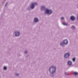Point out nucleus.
I'll return each mask as SVG.
<instances>
[{"label": "nucleus", "mask_w": 78, "mask_h": 78, "mask_svg": "<svg viewBox=\"0 0 78 78\" xmlns=\"http://www.w3.org/2000/svg\"><path fill=\"white\" fill-rule=\"evenodd\" d=\"M56 67L55 66L52 65L50 67L49 69V71L50 72L51 76L53 77L54 76L53 74L55 73V72H56Z\"/></svg>", "instance_id": "1"}, {"label": "nucleus", "mask_w": 78, "mask_h": 78, "mask_svg": "<svg viewBox=\"0 0 78 78\" xmlns=\"http://www.w3.org/2000/svg\"><path fill=\"white\" fill-rule=\"evenodd\" d=\"M36 5H37V3L36 2L33 3H32L30 7L29 6L27 8V10H28V11H30L31 9H33L34 8V7H35Z\"/></svg>", "instance_id": "2"}, {"label": "nucleus", "mask_w": 78, "mask_h": 78, "mask_svg": "<svg viewBox=\"0 0 78 78\" xmlns=\"http://www.w3.org/2000/svg\"><path fill=\"white\" fill-rule=\"evenodd\" d=\"M53 13V11L51 10H49L48 9H46L45 11L44 12V14H51Z\"/></svg>", "instance_id": "3"}, {"label": "nucleus", "mask_w": 78, "mask_h": 78, "mask_svg": "<svg viewBox=\"0 0 78 78\" xmlns=\"http://www.w3.org/2000/svg\"><path fill=\"white\" fill-rule=\"evenodd\" d=\"M64 56L65 58H66V59H68V58H69L70 56V54H69V53H65L64 55Z\"/></svg>", "instance_id": "4"}, {"label": "nucleus", "mask_w": 78, "mask_h": 78, "mask_svg": "<svg viewBox=\"0 0 78 78\" xmlns=\"http://www.w3.org/2000/svg\"><path fill=\"white\" fill-rule=\"evenodd\" d=\"M15 36L16 37H19L20 34V32L19 31H16L15 32Z\"/></svg>", "instance_id": "5"}, {"label": "nucleus", "mask_w": 78, "mask_h": 78, "mask_svg": "<svg viewBox=\"0 0 78 78\" xmlns=\"http://www.w3.org/2000/svg\"><path fill=\"white\" fill-rule=\"evenodd\" d=\"M63 42L65 45H67L68 44V40L67 39L64 40Z\"/></svg>", "instance_id": "6"}, {"label": "nucleus", "mask_w": 78, "mask_h": 78, "mask_svg": "<svg viewBox=\"0 0 78 78\" xmlns=\"http://www.w3.org/2000/svg\"><path fill=\"white\" fill-rule=\"evenodd\" d=\"M34 22L37 23V22H39V19L35 17L34 18Z\"/></svg>", "instance_id": "7"}, {"label": "nucleus", "mask_w": 78, "mask_h": 78, "mask_svg": "<svg viewBox=\"0 0 78 78\" xmlns=\"http://www.w3.org/2000/svg\"><path fill=\"white\" fill-rule=\"evenodd\" d=\"M70 19L71 20H72V21H73L74 20H75V17L73 16H72L71 17Z\"/></svg>", "instance_id": "8"}, {"label": "nucleus", "mask_w": 78, "mask_h": 78, "mask_svg": "<svg viewBox=\"0 0 78 78\" xmlns=\"http://www.w3.org/2000/svg\"><path fill=\"white\" fill-rule=\"evenodd\" d=\"M41 9L42 11H44L45 9V7L44 6H42L41 7Z\"/></svg>", "instance_id": "9"}, {"label": "nucleus", "mask_w": 78, "mask_h": 78, "mask_svg": "<svg viewBox=\"0 0 78 78\" xmlns=\"http://www.w3.org/2000/svg\"><path fill=\"white\" fill-rule=\"evenodd\" d=\"M60 44L61 46H62V47H65V46L64 45H65V44H64V43L63 42H60Z\"/></svg>", "instance_id": "10"}, {"label": "nucleus", "mask_w": 78, "mask_h": 78, "mask_svg": "<svg viewBox=\"0 0 78 78\" xmlns=\"http://www.w3.org/2000/svg\"><path fill=\"white\" fill-rule=\"evenodd\" d=\"M68 64L69 65V66H71V65L72 64V62L70 61H69L68 62Z\"/></svg>", "instance_id": "11"}, {"label": "nucleus", "mask_w": 78, "mask_h": 78, "mask_svg": "<svg viewBox=\"0 0 78 78\" xmlns=\"http://www.w3.org/2000/svg\"><path fill=\"white\" fill-rule=\"evenodd\" d=\"M71 28L72 29V30H75V26H72L71 27Z\"/></svg>", "instance_id": "12"}, {"label": "nucleus", "mask_w": 78, "mask_h": 78, "mask_svg": "<svg viewBox=\"0 0 78 78\" xmlns=\"http://www.w3.org/2000/svg\"><path fill=\"white\" fill-rule=\"evenodd\" d=\"M73 74L74 75H75V76L77 75H78V73L76 72H75L73 73Z\"/></svg>", "instance_id": "13"}, {"label": "nucleus", "mask_w": 78, "mask_h": 78, "mask_svg": "<svg viewBox=\"0 0 78 78\" xmlns=\"http://www.w3.org/2000/svg\"><path fill=\"white\" fill-rule=\"evenodd\" d=\"M3 69L4 70H6L7 68H6V67L4 66L3 68Z\"/></svg>", "instance_id": "14"}, {"label": "nucleus", "mask_w": 78, "mask_h": 78, "mask_svg": "<svg viewBox=\"0 0 78 78\" xmlns=\"http://www.w3.org/2000/svg\"><path fill=\"white\" fill-rule=\"evenodd\" d=\"M76 58H73L72 59V60L73 61V62H75V59Z\"/></svg>", "instance_id": "15"}, {"label": "nucleus", "mask_w": 78, "mask_h": 78, "mask_svg": "<svg viewBox=\"0 0 78 78\" xmlns=\"http://www.w3.org/2000/svg\"><path fill=\"white\" fill-rule=\"evenodd\" d=\"M63 25H68V24H67L65 23H62Z\"/></svg>", "instance_id": "16"}, {"label": "nucleus", "mask_w": 78, "mask_h": 78, "mask_svg": "<svg viewBox=\"0 0 78 78\" xmlns=\"http://www.w3.org/2000/svg\"><path fill=\"white\" fill-rule=\"evenodd\" d=\"M27 53H28V51H25V54H27Z\"/></svg>", "instance_id": "17"}, {"label": "nucleus", "mask_w": 78, "mask_h": 78, "mask_svg": "<svg viewBox=\"0 0 78 78\" xmlns=\"http://www.w3.org/2000/svg\"><path fill=\"white\" fill-rule=\"evenodd\" d=\"M61 19H62V20H64V17H62L61 18Z\"/></svg>", "instance_id": "18"}, {"label": "nucleus", "mask_w": 78, "mask_h": 78, "mask_svg": "<svg viewBox=\"0 0 78 78\" xmlns=\"http://www.w3.org/2000/svg\"><path fill=\"white\" fill-rule=\"evenodd\" d=\"M16 76H19V74L18 73H16Z\"/></svg>", "instance_id": "19"}, {"label": "nucleus", "mask_w": 78, "mask_h": 78, "mask_svg": "<svg viewBox=\"0 0 78 78\" xmlns=\"http://www.w3.org/2000/svg\"><path fill=\"white\" fill-rule=\"evenodd\" d=\"M8 2H7L6 3V4H5V7H6V5H7V4H8Z\"/></svg>", "instance_id": "20"}, {"label": "nucleus", "mask_w": 78, "mask_h": 78, "mask_svg": "<svg viewBox=\"0 0 78 78\" xmlns=\"http://www.w3.org/2000/svg\"><path fill=\"white\" fill-rule=\"evenodd\" d=\"M65 75H68V74L67 73L65 72Z\"/></svg>", "instance_id": "21"}, {"label": "nucleus", "mask_w": 78, "mask_h": 78, "mask_svg": "<svg viewBox=\"0 0 78 78\" xmlns=\"http://www.w3.org/2000/svg\"><path fill=\"white\" fill-rule=\"evenodd\" d=\"M77 20H78V16H77Z\"/></svg>", "instance_id": "22"}, {"label": "nucleus", "mask_w": 78, "mask_h": 78, "mask_svg": "<svg viewBox=\"0 0 78 78\" xmlns=\"http://www.w3.org/2000/svg\"><path fill=\"white\" fill-rule=\"evenodd\" d=\"M0 78H1V76H0Z\"/></svg>", "instance_id": "23"}, {"label": "nucleus", "mask_w": 78, "mask_h": 78, "mask_svg": "<svg viewBox=\"0 0 78 78\" xmlns=\"http://www.w3.org/2000/svg\"><path fill=\"white\" fill-rule=\"evenodd\" d=\"M77 9H78V7H77Z\"/></svg>", "instance_id": "24"}]
</instances>
